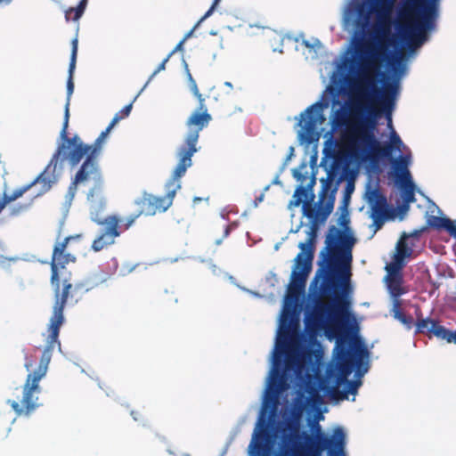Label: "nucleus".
<instances>
[{
  "mask_svg": "<svg viewBox=\"0 0 456 456\" xmlns=\"http://www.w3.org/2000/svg\"><path fill=\"white\" fill-rule=\"evenodd\" d=\"M347 216L343 229L329 228L322 261L310 285L314 298L299 331V301L312 270L315 232L300 242L269 358L261 406L254 428H321L328 408L322 397L348 400L369 371L370 353L351 311L349 282L356 242Z\"/></svg>",
  "mask_w": 456,
  "mask_h": 456,
  "instance_id": "1",
  "label": "nucleus"
},
{
  "mask_svg": "<svg viewBox=\"0 0 456 456\" xmlns=\"http://www.w3.org/2000/svg\"><path fill=\"white\" fill-rule=\"evenodd\" d=\"M408 52L346 50L333 61L334 69L320 99L307 107L297 121V141L316 152L325 111L335 87L354 100L355 122L349 132L352 157L358 162L379 163L411 153L393 126V112L400 95L401 80L407 75Z\"/></svg>",
  "mask_w": 456,
  "mask_h": 456,
  "instance_id": "2",
  "label": "nucleus"
},
{
  "mask_svg": "<svg viewBox=\"0 0 456 456\" xmlns=\"http://www.w3.org/2000/svg\"><path fill=\"white\" fill-rule=\"evenodd\" d=\"M396 0H368L364 4L352 1L346 8L344 23L346 28H354V34L347 50L387 52L392 42L406 53L397 42L395 33L391 35L395 20L393 13Z\"/></svg>",
  "mask_w": 456,
  "mask_h": 456,
  "instance_id": "3",
  "label": "nucleus"
},
{
  "mask_svg": "<svg viewBox=\"0 0 456 456\" xmlns=\"http://www.w3.org/2000/svg\"><path fill=\"white\" fill-rule=\"evenodd\" d=\"M77 52V39L72 41V51L69 66V78L67 81V101L64 110L63 126L60 132V142L57 150L53 154L50 163L45 170L37 177V182L44 181L45 185L38 193H45L60 178L63 165L68 161L72 167L77 166L85 155L87 156L86 144L82 142L78 135L68 137L67 130L69 118V103L70 98L74 92L73 73L76 68Z\"/></svg>",
  "mask_w": 456,
  "mask_h": 456,
  "instance_id": "4",
  "label": "nucleus"
},
{
  "mask_svg": "<svg viewBox=\"0 0 456 456\" xmlns=\"http://www.w3.org/2000/svg\"><path fill=\"white\" fill-rule=\"evenodd\" d=\"M440 0H414L408 22L395 20V31L398 45L415 58L421 46L436 29Z\"/></svg>",
  "mask_w": 456,
  "mask_h": 456,
  "instance_id": "5",
  "label": "nucleus"
},
{
  "mask_svg": "<svg viewBox=\"0 0 456 456\" xmlns=\"http://www.w3.org/2000/svg\"><path fill=\"white\" fill-rule=\"evenodd\" d=\"M314 167L303 161L297 168L292 169L293 177L299 183L294 191L288 208L292 209L302 204V210L314 225L323 224L334 208L335 193L324 192L322 187L319 201L313 207L314 199V186L316 180L313 172Z\"/></svg>",
  "mask_w": 456,
  "mask_h": 456,
  "instance_id": "6",
  "label": "nucleus"
},
{
  "mask_svg": "<svg viewBox=\"0 0 456 456\" xmlns=\"http://www.w3.org/2000/svg\"><path fill=\"white\" fill-rule=\"evenodd\" d=\"M110 133L106 130L102 131L91 145L86 144L87 158L82 165L80 170L77 173L75 180L69 187L65 196L64 207L66 210L69 208L77 191V184L87 180L98 181L100 173L97 166L96 158L102 152L103 145L106 143Z\"/></svg>",
  "mask_w": 456,
  "mask_h": 456,
  "instance_id": "7",
  "label": "nucleus"
},
{
  "mask_svg": "<svg viewBox=\"0 0 456 456\" xmlns=\"http://www.w3.org/2000/svg\"><path fill=\"white\" fill-rule=\"evenodd\" d=\"M346 148L347 152L342 156L332 159L329 160L326 164L324 163V167L327 172L326 178L321 179L322 187L323 188L324 192H334L336 193L338 185L340 183L345 181L350 173V164H355L356 166L362 165H370L376 166L379 163H371V162H358L356 161L351 154L350 143H349V134L346 138Z\"/></svg>",
  "mask_w": 456,
  "mask_h": 456,
  "instance_id": "8",
  "label": "nucleus"
},
{
  "mask_svg": "<svg viewBox=\"0 0 456 456\" xmlns=\"http://www.w3.org/2000/svg\"><path fill=\"white\" fill-rule=\"evenodd\" d=\"M391 170L395 178V183L400 189V196L403 200L400 210L406 213L410 203L415 201V184L412 182L409 167L411 164V153L400 155L391 159Z\"/></svg>",
  "mask_w": 456,
  "mask_h": 456,
  "instance_id": "9",
  "label": "nucleus"
},
{
  "mask_svg": "<svg viewBox=\"0 0 456 456\" xmlns=\"http://www.w3.org/2000/svg\"><path fill=\"white\" fill-rule=\"evenodd\" d=\"M46 376L45 372L34 370L27 375L22 386V398L20 403L15 400H8V404L19 416H28L39 406V395L41 394L40 381Z\"/></svg>",
  "mask_w": 456,
  "mask_h": 456,
  "instance_id": "10",
  "label": "nucleus"
},
{
  "mask_svg": "<svg viewBox=\"0 0 456 456\" xmlns=\"http://www.w3.org/2000/svg\"><path fill=\"white\" fill-rule=\"evenodd\" d=\"M55 294V303L51 319L64 322L63 309L66 304L75 305L80 299L77 293L83 289L82 283H71V273H61L56 281L52 283Z\"/></svg>",
  "mask_w": 456,
  "mask_h": 456,
  "instance_id": "11",
  "label": "nucleus"
},
{
  "mask_svg": "<svg viewBox=\"0 0 456 456\" xmlns=\"http://www.w3.org/2000/svg\"><path fill=\"white\" fill-rule=\"evenodd\" d=\"M211 120L212 117L208 111L205 102L203 106L200 103L198 109L192 111L186 121L188 132L184 138V145L180 146L177 151L192 158L199 151L197 143L200 132L207 127Z\"/></svg>",
  "mask_w": 456,
  "mask_h": 456,
  "instance_id": "12",
  "label": "nucleus"
},
{
  "mask_svg": "<svg viewBox=\"0 0 456 456\" xmlns=\"http://www.w3.org/2000/svg\"><path fill=\"white\" fill-rule=\"evenodd\" d=\"M301 429H254L248 446L249 456H271L273 445V436L277 434H294Z\"/></svg>",
  "mask_w": 456,
  "mask_h": 456,
  "instance_id": "13",
  "label": "nucleus"
},
{
  "mask_svg": "<svg viewBox=\"0 0 456 456\" xmlns=\"http://www.w3.org/2000/svg\"><path fill=\"white\" fill-rule=\"evenodd\" d=\"M178 162L174 168L170 177L165 183L167 197L174 200L177 191L182 188V178L185 175L187 169L192 166L191 157L176 151Z\"/></svg>",
  "mask_w": 456,
  "mask_h": 456,
  "instance_id": "14",
  "label": "nucleus"
},
{
  "mask_svg": "<svg viewBox=\"0 0 456 456\" xmlns=\"http://www.w3.org/2000/svg\"><path fill=\"white\" fill-rule=\"evenodd\" d=\"M79 238L80 235L68 236L62 242H58L54 246L52 259V283H54L58 276L61 275V273H70V272L66 269L65 265L70 262H75V256L69 253H65V249L69 240Z\"/></svg>",
  "mask_w": 456,
  "mask_h": 456,
  "instance_id": "15",
  "label": "nucleus"
},
{
  "mask_svg": "<svg viewBox=\"0 0 456 456\" xmlns=\"http://www.w3.org/2000/svg\"><path fill=\"white\" fill-rule=\"evenodd\" d=\"M120 221V218L115 215L106 217V222L103 223V225H105L104 231L93 240L91 248L94 252H99L115 243L116 239L121 234L119 231Z\"/></svg>",
  "mask_w": 456,
  "mask_h": 456,
  "instance_id": "16",
  "label": "nucleus"
},
{
  "mask_svg": "<svg viewBox=\"0 0 456 456\" xmlns=\"http://www.w3.org/2000/svg\"><path fill=\"white\" fill-rule=\"evenodd\" d=\"M62 323V322L50 319L48 326L49 336L46 339V346L43 351L39 364L36 370L47 373L48 366L51 362L54 347L57 346L58 350L61 352V342L58 338Z\"/></svg>",
  "mask_w": 456,
  "mask_h": 456,
  "instance_id": "17",
  "label": "nucleus"
},
{
  "mask_svg": "<svg viewBox=\"0 0 456 456\" xmlns=\"http://www.w3.org/2000/svg\"><path fill=\"white\" fill-rule=\"evenodd\" d=\"M312 434L304 433L299 440V446L307 456H320L330 444V440L322 432L323 429H308Z\"/></svg>",
  "mask_w": 456,
  "mask_h": 456,
  "instance_id": "18",
  "label": "nucleus"
},
{
  "mask_svg": "<svg viewBox=\"0 0 456 456\" xmlns=\"http://www.w3.org/2000/svg\"><path fill=\"white\" fill-rule=\"evenodd\" d=\"M366 202L370 208V217L378 224L385 219L387 215V202L379 189L368 185L364 195Z\"/></svg>",
  "mask_w": 456,
  "mask_h": 456,
  "instance_id": "19",
  "label": "nucleus"
},
{
  "mask_svg": "<svg viewBox=\"0 0 456 456\" xmlns=\"http://www.w3.org/2000/svg\"><path fill=\"white\" fill-rule=\"evenodd\" d=\"M95 182L97 184L87 194V200L90 203V218L97 224L103 225V223L106 222V217H102V213L105 209L106 200L103 196L100 179Z\"/></svg>",
  "mask_w": 456,
  "mask_h": 456,
  "instance_id": "20",
  "label": "nucleus"
},
{
  "mask_svg": "<svg viewBox=\"0 0 456 456\" xmlns=\"http://www.w3.org/2000/svg\"><path fill=\"white\" fill-rule=\"evenodd\" d=\"M134 203L138 206H144L142 210L146 216H154L157 211H167L172 206L173 201L167 196L157 197L144 192L142 198L134 200Z\"/></svg>",
  "mask_w": 456,
  "mask_h": 456,
  "instance_id": "21",
  "label": "nucleus"
},
{
  "mask_svg": "<svg viewBox=\"0 0 456 456\" xmlns=\"http://www.w3.org/2000/svg\"><path fill=\"white\" fill-rule=\"evenodd\" d=\"M349 121V110L346 104L341 103L336 95L332 101V110L330 117V123L333 131L346 127Z\"/></svg>",
  "mask_w": 456,
  "mask_h": 456,
  "instance_id": "22",
  "label": "nucleus"
},
{
  "mask_svg": "<svg viewBox=\"0 0 456 456\" xmlns=\"http://www.w3.org/2000/svg\"><path fill=\"white\" fill-rule=\"evenodd\" d=\"M322 154L323 158L322 163L326 164L329 160L345 154L341 151L339 142L333 137L331 133H327L325 134Z\"/></svg>",
  "mask_w": 456,
  "mask_h": 456,
  "instance_id": "23",
  "label": "nucleus"
},
{
  "mask_svg": "<svg viewBox=\"0 0 456 456\" xmlns=\"http://www.w3.org/2000/svg\"><path fill=\"white\" fill-rule=\"evenodd\" d=\"M428 223L432 227L445 230L451 237L456 239V219L432 216L428 217Z\"/></svg>",
  "mask_w": 456,
  "mask_h": 456,
  "instance_id": "24",
  "label": "nucleus"
},
{
  "mask_svg": "<svg viewBox=\"0 0 456 456\" xmlns=\"http://www.w3.org/2000/svg\"><path fill=\"white\" fill-rule=\"evenodd\" d=\"M343 430L333 429L335 437L333 440H330V444L327 447L329 449V456H345Z\"/></svg>",
  "mask_w": 456,
  "mask_h": 456,
  "instance_id": "25",
  "label": "nucleus"
},
{
  "mask_svg": "<svg viewBox=\"0 0 456 456\" xmlns=\"http://www.w3.org/2000/svg\"><path fill=\"white\" fill-rule=\"evenodd\" d=\"M302 45L305 48L303 51L305 59H316L318 57L319 53L322 49V45L321 41L317 38H311L309 40L302 38Z\"/></svg>",
  "mask_w": 456,
  "mask_h": 456,
  "instance_id": "26",
  "label": "nucleus"
},
{
  "mask_svg": "<svg viewBox=\"0 0 456 456\" xmlns=\"http://www.w3.org/2000/svg\"><path fill=\"white\" fill-rule=\"evenodd\" d=\"M37 185L40 186V190L37 193V196H39L38 193L43 189V185H45V182L44 181L37 182V178H36L32 183H30L27 185H24L20 188L15 189L11 194L6 193V199L8 200V202L11 203V202L16 200L17 199L23 196V194L26 193L30 188H32L33 186H37ZM42 194L43 193H40V195H42Z\"/></svg>",
  "mask_w": 456,
  "mask_h": 456,
  "instance_id": "27",
  "label": "nucleus"
},
{
  "mask_svg": "<svg viewBox=\"0 0 456 456\" xmlns=\"http://www.w3.org/2000/svg\"><path fill=\"white\" fill-rule=\"evenodd\" d=\"M393 317L399 321L407 330H411L412 327V319L405 316L400 311V302L398 299L392 301V308L390 310Z\"/></svg>",
  "mask_w": 456,
  "mask_h": 456,
  "instance_id": "28",
  "label": "nucleus"
},
{
  "mask_svg": "<svg viewBox=\"0 0 456 456\" xmlns=\"http://www.w3.org/2000/svg\"><path fill=\"white\" fill-rule=\"evenodd\" d=\"M439 328H443L432 319L426 318L419 320L416 324V331L419 333L430 332L436 337V331Z\"/></svg>",
  "mask_w": 456,
  "mask_h": 456,
  "instance_id": "29",
  "label": "nucleus"
},
{
  "mask_svg": "<svg viewBox=\"0 0 456 456\" xmlns=\"http://www.w3.org/2000/svg\"><path fill=\"white\" fill-rule=\"evenodd\" d=\"M411 252V248H410L406 244V236H404L397 242L394 257L397 262L403 263V260L410 256Z\"/></svg>",
  "mask_w": 456,
  "mask_h": 456,
  "instance_id": "30",
  "label": "nucleus"
},
{
  "mask_svg": "<svg viewBox=\"0 0 456 456\" xmlns=\"http://www.w3.org/2000/svg\"><path fill=\"white\" fill-rule=\"evenodd\" d=\"M183 65H184V68L186 70L189 87H190L191 93L194 94V96L197 97V99L199 100V103H201V105L203 106V102H205V99L203 98L202 94L200 93L197 84H196V81L192 77V76L188 69V64L186 63L185 61H183Z\"/></svg>",
  "mask_w": 456,
  "mask_h": 456,
  "instance_id": "31",
  "label": "nucleus"
},
{
  "mask_svg": "<svg viewBox=\"0 0 456 456\" xmlns=\"http://www.w3.org/2000/svg\"><path fill=\"white\" fill-rule=\"evenodd\" d=\"M86 4H87V0H81L77 8H70L67 12V13H66L67 19H69L70 15L73 13L74 14V16L72 18L73 20H78L80 19V17L82 16V14L84 13Z\"/></svg>",
  "mask_w": 456,
  "mask_h": 456,
  "instance_id": "32",
  "label": "nucleus"
},
{
  "mask_svg": "<svg viewBox=\"0 0 456 456\" xmlns=\"http://www.w3.org/2000/svg\"><path fill=\"white\" fill-rule=\"evenodd\" d=\"M436 337L446 340L448 343L456 344V331H451L444 327L439 328L436 331Z\"/></svg>",
  "mask_w": 456,
  "mask_h": 456,
  "instance_id": "33",
  "label": "nucleus"
},
{
  "mask_svg": "<svg viewBox=\"0 0 456 456\" xmlns=\"http://www.w3.org/2000/svg\"><path fill=\"white\" fill-rule=\"evenodd\" d=\"M387 288L391 297L394 299H398L397 297L403 294L402 288L399 282L395 279L391 278L388 281Z\"/></svg>",
  "mask_w": 456,
  "mask_h": 456,
  "instance_id": "34",
  "label": "nucleus"
},
{
  "mask_svg": "<svg viewBox=\"0 0 456 456\" xmlns=\"http://www.w3.org/2000/svg\"><path fill=\"white\" fill-rule=\"evenodd\" d=\"M5 252V245L2 240H0V266H6L10 262H15L18 260L16 256H4Z\"/></svg>",
  "mask_w": 456,
  "mask_h": 456,
  "instance_id": "35",
  "label": "nucleus"
},
{
  "mask_svg": "<svg viewBox=\"0 0 456 456\" xmlns=\"http://www.w3.org/2000/svg\"><path fill=\"white\" fill-rule=\"evenodd\" d=\"M29 206H30V203L26 204V205H20V204L13 205L9 208L10 216H16L20 215V213H22L23 211L27 210L29 208Z\"/></svg>",
  "mask_w": 456,
  "mask_h": 456,
  "instance_id": "36",
  "label": "nucleus"
},
{
  "mask_svg": "<svg viewBox=\"0 0 456 456\" xmlns=\"http://www.w3.org/2000/svg\"><path fill=\"white\" fill-rule=\"evenodd\" d=\"M221 0H214L211 7L207 11V12L200 18V20L196 23V27H200V25L208 18H209L214 11L216 10V6L220 3Z\"/></svg>",
  "mask_w": 456,
  "mask_h": 456,
  "instance_id": "37",
  "label": "nucleus"
},
{
  "mask_svg": "<svg viewBox=\"0 0 456 456\" xmlns=\"http://www.w3.org/2000/svg\"><path fill=\"white\" fill-rule=\"evenodd\" d=\"M402 265L403 262H397L396 259L394 258L393 262L386 266V269L389 275H394L401 269Z\"/></svg>",
  "mask_w": 456,
  "mask_h": 456,
  "instance_id": "38",
  "label": "nucleus"
},
{
  "mask_svg": "<svg viewBox=\"0 0 456 456\" xmlns=\"http://www.w3.org/2000/svg\"><path fill=\"white\" fill-rule=\"evenodd\" d=\"M123 118V117L120 116L119 113H116L113 117L111 122L109 124V126L106 127V131L110 133L111 130L115 127V126Z\"/></svg>",
  "mask_w": 456,
  "mask_h": 456,
  "instance_id": "39",
  "label": "nucleus"
},
{
  "mask_svg": "<svg viewBox=\"0 0 456 456\" xmlns=\"http://www.w3.org/2000/svg\"><path fill=\"white\" fill-rule=\"evenodd\" d=\"M171 58V54H168L163 61L158 66V68L156 69V70L152 73V77H155L159 72L164 70L166 69V64L167 62L169 61V59Z\"/></svg>",
  "mask_w": 456,
  "mask_h": 456,
  "instance_id": "40",
  "label": "nucleus"
},
{
  "mask_svg": "<svg viewBox=\"0 0 456 456\" xmlns=\"http://www.w3.org/2000/svg\"><path fill=\"white\" fill-rule=\"evenodd\" d=\"M133 102H130L129 104L126 105L121 110L120 112H118L120 114L121 117L124 118H126L130 115L131 113V110H132V108H133Z\"/></svg>",
  "mask_w": 456,
  "mask_h": 456,
  "instance_id": "41",
  "label": "nucleus"
},
{
  "mask_svg": "<svg viewBox=\"0 0 456 456\" xmlns=\"http://www.w3.org/2000/svg\"><path fill=\"white\" fill-rule=\"evenodd\" d=\"M142 214H144L143 210H142L139 214L137 215H134V216H130L129 217L126 218V228L128 229L134 223V221L136 220V218L142 215Z\"/></svg>",
  "mask_w": 456,
  "mask_h": 456,
  "instance_id": "42",
  "label": "nucleus"
},
{
  "mask_svg": "<svg viewBox=\"0 0 456 456\" xmlns=\"http://www.w3.org/2000/svg\"><path fill=\"white\" fill-rule=\"evenodd\" d=\"M253 28H262V29L265 28V26H263V25H261L259 23H255V24L250 23L248 25V29L246 31V34L248 36H250V37L255 36V33L250 31V29Z\"/></svg>",
  "mask_w": 456,
  "mask_h": 456,
  "instance_id": "43",
  "label": "nucleus"
},
{
  "mask_svg": "<svg viewBox=\"0 0 456 456\" xmlns=\"http://www.w3.org/2000/svg\"><path fill=\"white\" fill-rule=\"evenodd\" d=\"M32 366H33V361L27 354H25L24 368L26 369V370L28 373L32 372L31 371Z\"/></svg>",
  "mask_w": 456,
  "mask_h": 456,
  "instance_id": "44",
  "label": "nucleus"
},
{
  "mask_svg": "<svg viewBox=\"0 0 456 456\" xmlns=\"http://www.w3.org/2000/svg\"><path fill=\"white\" fill-rule=\"evenodd\" d=\"M184 41L182 39L177 45L171 51V53H169V54H171V56L173 54H175L176 52H182L183 51V45H184Z\"/></svg>",
  "mask_w": 456,
  "mask_h": 456,
  "instance_id": "45",
  "label": "nucleus"
},
{
  "mask_svg": "<svg viewBox=\"0 0 456 456\" xmlns=\"http://www.w3.org/2000/svg\"><path fill=\"white\" fill-rule=\"evenodd\" d=\"M265 200V192H262L258 197L256 198V200L253 201V207L257 208L259 203L264 201Z\"/></svg>",
  "mask_w": 456,
  "mask_h": 456,
  "instance_id": "46",
  "label": "nucleus"
},
{
  "mask_svg": "<svg viewBox=\"0 0 456 456\" xmlns=\"http://www.w3.org/2000/svg\"><path fill=\"white\" fill-rule=\"evenodd\" d=\"M294 156V148L292 146L289 147V154L283 163V166L285 167L288 162L291 159V158Z\"/></svg>",
  "mask_w": 456,
  "mask_h": 456,
  "instance_id": "47",
  "label": "nucleus"
},
{
  "mask_svg": "<svg viewBox=\"0 0 456 456\" xmlns=\"http://www.w3.org/2000/svg\"><path fill=\"white\" fill-rule=\"evenodd\" d=\"M198 28H199V27H196V25H195V26H194V27H193V28H192L189 32H187V33L184 35V37H183V40L185 42V41H186V40H188L191 37H192V35H193L194 31H195Z\"/></svg>",
  "mask_w": 456,
  "mask_h": 456,
  "instance_id": "48",
  "label": "nucleus"
},
{
  "mask_svg": "<svg viewBox=\"0 0 456 456\" xmlns=\"http://www.w3.org/2000/svg\"><path fill=\"white\" fill-rule=\"evenodd\" d=\"M237 286H238L240 289H242L243 291H246V292H248V293H249V294H251V295H253V296H255V297H261V295H260V294H258L257 292H254V291H252V290H250V289H246V288H244V287H240V286H239V285H237Z\"/></svg>",
  "mask_w": 456,
  "mask_h": 456,
  "instance_id": "49",
  "label": "nucleus"
},
{
  "mask_svg": "<svg viewBox=\"0 0 456 456\" xmlns=\"http://www.w3.org/2000/svg\"><path fill=\"white\" fill-rule=\"evenodd\" d=\"M149 85V81H147L145 83V85L142 86V88L141 90H139V93L135 95V97L134 98L133 100V102H134L136 101V99L140 96V94L145 90V88L148 86Z\"/></svg>",
  "mask_w": 456,
  "mask_h": 456,
  "instance_id": "50",
  "label": "nucleus"
},
{
  "mask_svg": "<svg viewBox=\"0 0 456 456\" xmlns=\"http://www.w3.org/2000/svg\"><path fill=\"white\" fill-rule=\"evenodd\" d=\"M234 226H236V224H232L230 226L226 227L225 230H224V236L227 237L229 235V233H230V231H231L232 227H234Z\"/></svg>",
  "mask_w": 456,
  "mask_h": 456,
  "instance_id": "51",
  "label": "nucleus"
},
{
  "mask_svg": "<svg viewBox=\"0 0 456 456\" xmlns=\"http://www.w3.org/2000/svg\"><path fill=\"white\" fill-rule=\"evenodd\" d=\"M272 184H281V181L280 180V177H279V175H277L273 182H272Z\"/></svg>",
  "mask_w": 456,
  "mask_h": 456,
  "instance_id": "52",
  "label": "nucleus"
},
{
  "mask_svg": "<svg viewBox=\"0 0 456 456\" xmlns=\"http://www.w3.org/2000/svg\"><path fill=\"white\" fill-rule=\"evenodd\" d=\"M226 275H227V277H228V279H229V281H230L232 283H233V284L237 285V284L235 283V280H234V277H233V276H232V275H228V274H226Z\"/></svg>",
  "mask_w": 456,
  "mask_h": 456,
  "instance_id": "53",
  "label": "nucleus"
},
{
  "mask_svg": "<svg viewBox=\"0 0 456 456\" xmlns=\"http://www.w3.org/2000/svg\"><path fill=\"white\" fill-rule=\"evenodd\" d=\"M201 200H202V198H200V197H194V198H193V202H194V203L200 202V201H201Z\"/></svg>",
  "mask_w": 456,
  "mask_h": 456,
  "instance_id": "54",
  "label": "nucleus"
},
{
  "mask_svg": "<svg viewBox=\"0 0 456 456\" xmlns=\"http://www.w3.org/2000/svg\"><path fill=\"white\" fill-rule=\"evenodd\" d=\"M131 414H132V416H133L134 419H135V420H137V419H138V415H139V414H138L137 412L132 411V413H131Z\"/></svg>",
  "mask_w": 456,
  "mask_h": 456,
  "instance_id": "55",
  "label": "nucleus"
},
{
  "mask_svg": "<svg viewBox=\"0 0 456 456\" xmlns=\"http://www.w3.org/2000/svg\"><path fill=\"white\" fill-rule=\"evenodd\" d=\"M211 269H212L213 273H215V274H216V269H217L216 265H214V264H212V265H211Z\"/></svg>",
  "mask_w": 456,
  "mask_h": 456,
  "instance_id": "56",
  "label": "nucleus"
},
{
  "mask_svg": "<svg viewBox=\"0 0 456 456\" xmlns=\"http://www.w3.org/2000/svg\"><path fill=\"white\" fill-rule=\"evenodd\" d=\"M226 452H227V447H225L223 452H221V454L219 456H225L226 454Z\"/></svg>",
  "mask_w": 456,
  "mask_h": 456,
  "instance_id": "57",
  "label": "nucleus"
},
{
  "mask_svg": "<svg viewBox=\"0 0 456 456\" xmlns=\"http://www.w3.org/2000/svg\"><path fill=\"white\" fill-rule=\"evenodd\" d=\"M226 452H227V447H225L223 452H221V454L219 456H225L226 454Z\"/></svg>",
  "mask_w": 456,
  "mask_h": 456,
  "instance_id": "58",
  "label": "nucleus"
},
{
  "mask_svg": "<svg viewBox=\"0 0 456 456\" xmlns=\"http://www.w3.org/2000/svg\"><path fill=\"white\" fill-rule=\"evenodd\" d=\"M224 86H226L230 87V88H232V83L228 82V81L224 82Z\"/></svg>",
  "mask_w": 456,
  "mask_h": 456,
  "instance_id": "59",
  "label": "nucleus"
},
{
  "mask_svg": "<svg viewBox=\"0 0 456 456\" xmlns=\"http://www.w3.org/2000/svg\"><path fill=\"white\" fill-rule=\"evenodd\" d=\"M270 186H271L270 184L266 185V186L264 188V190H263V191H262V192H265V193L267 191H269Z\"/></svg>",
  "mask_w": 456,
  "mask_h": 456,
  "instance_id": "60",
  "label": "nucleus"
},
{
  "mask_svg": "<svg viewBox=\"0 0 456 456\" xmlns=\"http://www.w3.org/2000/svg\"><path fill=\"white\" fill-rule=\"evenodd\" d=\"M11 1H12V0H0V4H7L11 3Z\"/></svg>",
  "mask_w": 456,
  "mask_h": 456,
  "instance_id": "61",
  "label": "nucleus"
},
{
  "mask_svg": "<svg viewBox=\"0 0 456 456\" xmlns=\"http://www.w3.org/2000/svg\"><path fill=\"white\" fill-rule=\"evenodd\" d=\"M247 418H248L247 416L243 417V419H242V420L240 422L241 425H245L246 424V419Z\"/></svg>",
  "mask_w": 456,
  "mask_h": 456,
  "instance_id": "62",
  "label": "nucleus"
},
{
  "mask_svg": "<svg viewBox=\"0 0 456 456\" xmlns=\"http://www.w3.org/2000/svg\"><path fill=\"white\" fill-rule=\"evenodd\" d=\"M216 34H217V32H216V31H215V30H211V31H210V35L216 36Z\"/></svg>",
  "mask_w": 456,
  "mask_h": 456,
  "instance_id": "63",
  "label": "nucleus"
},
{
  "mask_svg": "<svg viewBox=\"0 0 456 456\" xmlns=\"http://www.w3.org/2000/svg\"><path fill=\"white\" fill-rule=\"evenodd\" d=\"M221 243H222V240H217L216 241V245H219V244H221Z\"/></svg>",
  "mask_w": 456,
  "mask_h": 456,
  "instance_id": "64",
  "label": "nucleus"
}]
</instances>
